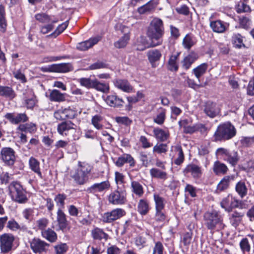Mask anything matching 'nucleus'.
I'll list each match as a JSON object with an SVG mask.
<instances>
[{"mask_svg": "<svg viewBox=\"0 0 254 254\" xmlns=\"http://www.w3.org/2000/svg\"><path fill=\"white\" fill-rule=\"evenodd\" d=\"M165 33L164 27L161 19L154 18L148 27L146 34L150 42L149 43L145 42V39L141 38V42L143 43L140 46L137 45V50L143 51L147 48L154 47L161 45L163 43V37Z\"/></svg>", "mask_w": 254, "mask_h": 254, "instance_id": "f257e3e1", "label": "nucleus"}, {"mask_svg": "<svg viewBox=\"0 0 254 254\" xmlns=\"http://www.w3.org/2000/svg\"><path fill=\"white\" fill-rule=\"evenodd\" d=\"M92 169V167L89 164L79 162L78 168L71 173L70 177L77 185H83L88 182Z\"/></svg>", "mask_w": 254, "mask_h": 254, "instance_id": "f03ea898", "label": "nucleus"}, {"mask_svg": "<svg viewBox=\"0 0 254 254\" xmlns=\"http://www.w3.org/2000/svg\"><path fill=\"white\" fill-rule=\"evenodd\" d=\"M236 133V130L234 126L229 122L220 125L214 134L215 141L228 140L233 137Z\"/></svg>", "mask_w": 254, "mask_h": 254, "instance_id": "7ed1b4c3", "label": "nucleus"}, {"mask_svg": "<svg viewBox=\"0 0 254 254\" xmlns=\"http://www.w3.org/2000/svg\"><path fill=\"white\" fill-rule=\"evenodd\" d=\"M204 224L209 230L222 229L224 227L223 217L216 211L206 212L204 215Z\"/></svg>", "mask_w": 254, "mask_h": 254, "instance_id": "20e7f679", "label": "nucleus"}, {"mask_svg": "<svg viewBox=\"0 0 254 254\" xmlns=\"http://www.w3.org/2000/svg\"><path fill=\"white\" fill-rule=\"evenodd\" d=\"M9 194L12 199L18 203H25L27 198L25 190L17 182H11L8 186Z\"/></svg>", "mask_w": 254, "mask_h": 254, "instance_id": "39448f33", "label": "nucleus"}, {"mask_svg": "<svg viewBox=\"0 0 254 254\" xmlns=\"http://www.w3.org/2000/svg\"><path fill=\"white\" fill-rule=\"evenodd\" d=\"M216 153L232 166H235L238 163L240 157L237 151L230 150L223 148L217 149Z\"/></svg>", "mask_w": 254, "mask_h": 254, "instance_id": "423d86ee", "label": "nucleus"}, {"mask_svg": "<svg viewBox=\"0 0 254 254\" xmlns=\"http://www.w3.org/2000/svg\"><path fill=\"white\" fill-rule=\"evenodd\" d=\"M220 205L225 211L230 212L234 208L241 207L242 201L229 194L222 199Z\"/></svg>", "mask_w": 254, "mask_h": 254, "instance_id": "0eeeda50", "label": "nucleus"}, {"mask_svg": "<svg viewBox=\"0 0 254 254\" xmlns=\"http://www.w3.org/2000/svg\"><path fill=\"white\" fill-rule=\"evenodd\" d=\"M108 201L113 205H124L127 202V193L123 190H114L108 196Z\"/></svg>", "mask_w": 254, "mask_h": 254, "instance_id": "6e6552de", "label": "nucleus"}, {"mask_svg": "<svg viewBox=\"0 0 254 254\" xmlns=\"http://www.w3.org/2000/svg\"><path fill=\"white\" fill-rule=\"evenodd\" d=\"M14 236L10 234H4L0 236V249L4 254L8 253L12 248Z\"/></svg>", "mask_w": 254, "mask_h": 254, "instance_id": "1a4fd4ad", "label": "nucleus"}, {"mask_svg": "<svg viewBox=\"0 0 254 254\" xmlns=\"http://www.w3.org/2000/svg\"><path fill=\"white\" fill-rule=\"evenodd\" d=\"M77 127V126L70 121H65L58 125L57 131L63 136H67L70 133L76 132Z\"/></svg>", "mask_w": 254, "mask_h": 254, "instance_id": "9d476101", "label": "nucleus"}, {"mask_svg": "<svg viewBox=\"0 0 254 254\" xmlns=\"http://www.w3.org/2000/svg\"><path fill=\"white\" fill-rule=\"evenodd\" d=\"M126 214L125 210L122 208H117L110 212L105 213L103 216V221L105 223H112Z\"/></svg>", "mask_w": 254, "mask_h": 254, "instance_id": "9b49d317", "label": "nucleus"}, {"mask_svg": "<svg viewBox=\"0 0 254 254\" xmlns=\"http://www.w3.org/2000/svg\"><path fill=\"white\" fill-rule=\"evenodd\" d=\"M4 118L13 125H20L29 120L28 117L25 113H7L4 115Z\"/></svg>", "mask_w": 254, "mask_h": 254, "instance_id": "f8f14e48", "label": "nucleus"}, {"mask_svg": "<svg viewBox=\"0 0 254 254\" xmlns=\"http://www.w3.org/2000/svg\"><path fill=\"white\" fill-rule=\"evenodd\" d=\"M2 161L8 166H12L15 161V152L10 147L3 148L0 152Z\"/></svg>", "mask_w": 254, "mask_h": 254, "instance_id": "ddd939ff", "label": "nucleus"}, {"mask_svg": "<svg viewBox=\"0 0 254 254\" xmlns=\"http://www.w3.org/2000/svg\"><path fill=\"white\" fill-rule=\"evenodd\" d=\"M204 113L209 117L214 118L220 112V109L216 103L208 101L203 106Z\"/></svg>", "mask_w": 254, "mask_h": 254, "instance_id": "4468645a", "label": "nucleus"}, {"mask_svg": "<svg viewBox=\"0 0 254 254\" xmlns=\"http://www.w3.org/2000/svg\"><path fill=\"white\" fill-rule=\"evenodd\" d=\"M111 187L109 181H105L99 183H95L88 187L86 191L89 193H96L102 192L108 190Z\"/></svg>", "mask_w": 254, "mask_h": 254, "instance_id": "2eb2a0df", "label": "nucleus"}, {"mask_svg": "<svg viewBox=\"0 0 254 254\" xmlns=\"http://www.w3.org/2000/svg\"><path fill=\"white\" fill-rule=\"evenodd\" d=\"M183 172L186 176L190 174L194 179L200 178L202 174L201 168L192 163L188 164L184 169Z\"/></svg>", "mask_w": 254, "mask_h": 254, "instance_id": "dca6fc26", "label": "nucleus"}, {"mask_svg": "<svg viewBox=\"0 0 254 254\" xmlns=\"http://www.w3.org/2000/svg\"><path fill=\"white\" fill-rule=\"evenodd\" d=\"M157 5V1L154 0H150L146 3L138 7L137 11L140 14H149L155 10Z\"/></svg>", "mask_w": 254, "mask_h": 254, "instance_id": "f3484780", "label": "nucleus"}, {"mask_svg": "<svg viewBox=\"0 0 254 254\" xmlns=\"http://www.w3.org/2000/svg\"><path fill=\"white\" fill-rule=\"evenodd\" d=\"M48 246V244L38 238H34L30 242V247L35 253L45 252Z\"/></svg>", "mask_w": 254, "mask_h": 254, "instance_id": "a211bd4d", "label": "nucleus"}, {"mask_svg": "<svg viewBox=\"0 0 254 254\" xmlns=\"http://www.w3.org/2000/svg\"><path fill=\"white\" fill-rule=\"evenodd\" d=\"M116 88L126 93H130L133 91V87L126 79H116L113 81Z\"/></svg>", "mask_w": 254, "mask_h": 254, "instance_id": "6ab92c4d", "label": "nucleus"}, {"mask_svg": "<svg viewBox=\"0 0 254 254\" xmlns=\"http://www.w3.org/2000/svg\"><path fill=\"white\" fill-rule=\"evenodd\" d=\"M101 40L100 36H97L90 38L89 40L78 43L76 48L80 51H86L92 47Z\"/></svg>", "mask_w": 254, "mask_h": 254, "instance_id": "aec40b11", "label": "nucleus"}, {"mask_svg": "<svg viewBox=\"0 0 254 254\" xmlns=\"http://www.w3.org/2000/svg\"><path fill=\"white\" fill-rule=\"evenodd\" d=\"M235 178L236 176L234 175L225 176L217 185L216 192L219 193L227 190L229 186L230 183L234 181Z\"/></svg>", "mask_w": 254, "mask_h": 254, "instance_id": "412c9836", "label": "nucleus"}, {"mask_svg": "<svg viewBox=\"0 0 254 254\" xmlns=\"http://www.w3.org/2000/svg\"><path fill=\"white\" fill-rule=\"evenodd\" d=\"M198 59V54L194 51H191L181 62L182 67L185 70L189 69L191 67V64Z\"/></svg>", "mask_w": 254, "mask_h": 254, "instance_id": "4be33fe9", "label": "nucleus"}, {"mask_svg": "<svg viewBox=\"0 0 254 254\" xmlns=\"http://www.w3.org/2000/svg\"><path fill=\"white\" fill-rule=\"evenodd\" d=\"M125 163H128L130 167H133L135 166V162L130 154H124L118 158L115 162V164L118 167H122Z\"/></svg>", "mask_w": 254, "mask_h": 254, "instance_id": "5701e85b", "label": "nucleus"}, {"mask_svg": "<svg viewBox=\"0 0 254 254\" xmlns=\"http://www.w3.org/2000/svg\"><path fill=\"white\" fill-rule=\"evenodd\" d=\"M106 103L111 107H119L123 105L124 101L115 94L109 95L105 99Z\"/></svg>", "mask_w": 254, "mask_h": 254, "instance_id": "b1692460", "label": "nucleus"}, {"mask_svg": "<svg viewBox=\"0 0 254 254\" xmlns=\"http://www.w3.org/2000/svg\"><path fill=\"white\" fill-rule=\"evenodd\" d=\"M16 132H24L34 133L37 130V126L33 123L21 124L17 127Z\"/></svg>", "mask_w": 254, "mask_h": 254, "instance_id": "393cba45", "label": "nucleus"}, {"mask_svg": "<svg viewBox=\"0 0 254 254\" xmlns=\"http://www.w3.org/2000/svg\"><path fill=\"white\" fill-rule=\"evenodd\" d=\"M16 95L14 90L11 87L0 85V96L12 100Z\"/></svg>", "mask_w": 254, "mask_h": 254, "instance_id": "a878e982", "label": "nucleus"}, {"mask_svg": "<svg viewBox=\"0 0 254 254\" xmlns=\"http://www.w3.org/2000/svg\"><path fill=\"white\" fill-rule=\"evenodd\" d=\"M30 169L36 173L40 179H43L42 173L40 168V162L33 157H31L29 160Z\"/></svg>", "mask_w": 254, "mask_h": 254, "instance_id": "bb28decb", "label": "nucleus"}, {"mask_svg": "<svg viewBox=\"0 0 254 254\" xmlns=\"http://www.w3.org/2000/svg\"><path fill=\"white\" fill-rule=\"evenodd\" d=\"M153 132L157 140L161 142L165 141L169 137L170 133L168 131H165L159 127L153 129Z\"/></svg>", "mask_w": 254, "mask_h": 254, "instance_id": "cd10ccee", "label": "nucleus"}, {"mask_svg": "<svg viewBox=\"0 0 254 254\" xmlns=\"http://www.w3.org/2000/svg\"><path fill=\"white\" fill-rule=\"evenodd\" d=\"M53 71L56 72H67L72 70V66L69 63H62L53 64Z\"/></svg>", "mask_w": 254, "mask_h": 254, "instance_id": "c85d7f7f", "label": "nucleus"}, {"mask_svg": "<svg viewBox=\"0 0 254 254\" xmlns=\"http://www.w3.org/2000/svg\"><path fill=\"white\" fill-rule=\"evenodd\" d=\"M48 97L53 102H61L65 101L64 94L56 89L50 91Z\"/></svg>", "mask_w": 254, "mask_h": 254, "instance_id": "c756f323", "label": "nucleus"}, {"mask_svg": "<svg viewBox=\"0 0 254 254\" xmlns=\"http://www.w3.org/2000/svg\"><path fill=\"white\" fill-rule=\"evenodd\" d=\"M150 210L149 204L144 199H140L137 205V211L141 215H146Z\"/></svg>", "mask_w": 254, "mask_h": 254, "instance_id": "7c9ffc66", "label": "nucleus"}, {"mask_svg": "<svg viewBox=\"0 0 254 254\" xmlns=\"http://www.w3.org/2000/svg\"><path fill=\"white\" fill-rule=\"evenodd\" d=\"M131 191L138 197H141L144 194V189L142 185L138 181H131Z\"/></svg>", "mask_w": 254, "mask_h": 254, "instance_id": "2f4dec72", "label": "nucleus"}, {"mask_svg": "<svg viewBox=\"0 0 254 254\" xmlns=\"http://www.w3.org/2000/svg\"><path fill=\"white\" fill-rule=\"evenodd\" d=\"M57 219L60 229L63 230L65 229L67 226V221L65 214L61 209L58 210Z\"/></svg>", "mask_w": 254, "mask_h": 254, "instance_id": "473e14b6", "label": "nucleus"}, {"mask_svg": "<svg viewBox=\"0 0 254 254\" xmlns=\"http://www.w3.org/2000/svg\"><path fill=\"white\" fill-rule=\"evenodd\" d=\"M196 43L195 37L191 34H187L183 40V45L187 50H190Z\"/></svg>", "mask_w": 254, "mask_h": 254, "instance_id": "72a5a7b5", "label": "nucleus"}, {"mask_svg": "<svg viewBox=\"0 0 254 254\" xmlns=\"http://www.w3.org/2000/svg\"><path fill=\"white\" fill-rule=\"evenodd\" d=\"M92 88L95 89L97 91L105 93H108L110 90L108 83L100 82L97 79H94Z\"/></svg>", "mask_w": 254, "mask_h": 254, "instance_id": "f704fd0d", "label": "nucleus"}, {"mask_svg": "<svg viewBox=\"0 0 254 254\" xmlns=\"http://www.w3.org/2000/svg\"><path fill=\"white\" fill-rule=\"evenodd\" d=\"M130 36L129 33L127 32L114 43V46L117 49L124 48L127 45Z\"/></svg>", "mask_w": 254, "mask_h": 254, "instance_id": "c9c22d12", "label": "nucleus"}, {"mask_svg": "<svg viewBox=\"0 0 254 254\" xmlns=\"http://www.w3.org/2000/svg\"><path fill=\"white\" fill-rule=\"evenodd\" d=\"M153 198L155 202V210H164L166 204L165 199L159 194L154 193Z\"/></svg>", "mask_w": 254, "mask_h": 254, "instance_id": "e433bc0d", "label": "nucleus"}, {"mask_svg": "<svg viewBox=\"0 0 254 254\" xmlns=\"http://www.w3.org/2000/svg\"><path fill=\"white\" fill-rule=\"evenodd\" d=\"M208 67L207 64L203 63L193 68L192 72L194 74L196 78L199 80L200 77L205 73Z\"/></svg>", "mask_w": 254, "mask_h": 254, "instance_id": "4c0bfd02", "label": "nucleus"}, {"mask_svg": "<svg viewBox=\"0 0 254 254\" xmlns=\"http://www.w3.org/2000/svg\"><path fill=\"white\" fill-rule=\"evenodd\" d=\"M244 216V213L242 212H238L237 211H234L231 215L230 220L231 224L234 226H237L242 220L243 217Z\"/></svg>", "mask_w": 254, "mask_h": 254, "instance_id": "58836bf2", "label": "nucleus"}, {"mask_svg": "<svg viewBox=\"0 0 254 254\" xmlns=\"http://www.w3.org/2000/svg\"><path fill=\"white\" fill-rule=\"evenodd\" d=\"M150 174L152 178L166 180L167 178V173L164 170L153 168L150 170Z\"/></svg>", "mask_w": 254, "mask_h": 254, "instance_id": "ea45409f", "label": "nucleus"}, {"mask_svg": "<svg viewBox=\"0 0 254 254\" xmlns=\"http://www.w3.org/2000/svg\"><path fill=\"white\" fill-rule=\"evenodd\" d=\"M180 54L177 53L176 55H171L168 62V68L171 71H176L178 69V65L177 60Z\"/></svg>", "mask_w": 254, "mask_h": 254, "instance_id": "a19ab883", "label": "nucleus"}, {"mask_svg": "<svg viewBox=\"0 0 254 254\" xmlns=\"http://www.w3.org/2000/svg\"><path fill=\"white\" fill-rule=\"evenodd\" d=\"M147 57L149 62L153 65L154 63L160 60L162 54L158 50H152L148 52Z\"/></svg>", "mask_w": 254, "mask_h": 254, "instance_id": "79ce46f5", "label": "nucleus"}, {"mask_svg": "<svg viewBox=\"0 0 254 254\" xmlns=\"http://www.w3.org/2000/svg\"><path fill=\"white\" fill-rule=\"evenodd\" d=\"M42 237L50 242H55L57 239L56 232L50 228H48L41 232Z\"/></svg>", "mask_w": 254, "mask_h": 254, "instance_id": "37998d69", "label": "nucleus"}, {"mask_svg": "<svg viewBox=\"0 0 254 254\" xmlns=\"http://www.w3.org/2000/svg\"><path fill=\"white\" fill-rule=\"evenodd\" d=\"M91 234L92 237L95 240H101L105 239L107 240L108 239V235L102 229L99 228H96L92 230Z\"/></svg>", "mask_w": 254, "mask_h": 254, "instance_id": "c03bdc74", "label": "nucleus"}, {"mask_svg": "<svg viewBox=\"0 0 254 254\" xmlns=\"http://www.w3.org/2000/svg\"><path fill=\"white\" fill-rule=\"evenodd\" d=\"M235 190L241 198L247 194L248 189L245 183L243 181H240L236 184Z\"/></svg>", "mask_w": 254, "mask_h": 254, "instance_id": "a18cd8bd", "label": "nucleus"}, {"mask_svg": "<svg viewBox=\"0 0 254 254\" xmlns=\"http://www.w3.org/2000/svg\"><path fill=\"white\" fill-rule=\"evenodd\" d=\"M213 170L216 175L225 174L228 171V168L225 164L216 161L214 164Z\"/></svg>", "mask_w": 254, "mask_h": 254, "instance_id": "49530a36", "label": "nucleus"}, {"mask_svg": "<svg viewBox=\"0 0 254 254\" xmlns=\"http://www.w3.org/2000/svg\"><path fill=\"white\" fill-rule=\"evenodd\" d=\"M248 2L240 1L235 5V10L239 14L245 12H250L251 8L250 6L247 4Z\"/></svg>", "mask_w": 254, "mask_h": 254, "instance_id": "de8ad7c7", "label": "nucleus"}, {"mask_svg": "<svg viewBox=\"0 0 254 254\" xmlns=\"http://www.w3.org/2000/svg\"><path fill=\"white\" fill-rule=\"evenodd\" d=\"M166 109L162 108H159L158 114L153 119L154 122L159 125H162L166 119Z\"/></svg>", "mask_w": 254, "mask_h": 254, "instance_id": "09e8293b", "label": "nucleus"}, {"mask_svg": "<svg viewBox=\"0 0 254 254\" xmlns=\"http://www.w3.org/2000/svg\"><path fill=\"white\" fill-rule=\"evenodd\" d=\"M210 26L214 32L222 33L226 29V26L221 20L212 21Z\"/></svg>", "mask_w": 254, "mask_h": 254, "instance_id": "8fccbe9b", "label": "nucleus"}, {"mask_svg": "<svg viewBox=\"0 0 254 254\" xmlns=\"http://www.w3.org/2000/svg\"><path fill=\"white\" fill-rule=\"evenodd\" d=\"M166 219L164 210H155L154 220L158 224L163 223Z\"/></svg>", "mask_w": 254, "mask_h": 254, "instance_id": "3c124183", "label": "nucleus"}, {"mask_svg": "<svg viewBox=\"0 0 254 254\" xmlns=\"http://www.w3.org/2000/svg\"><path fill=\"white\" fill-rule=\"evenodd\" d=\"M48 224L49 220L47 218H42L35 221V228L40 230L42 232L46 230L45 228L47 227Z\"/></svg>", "mask_w": 254, "mask_h": 254, "instance_id": "603ef678", "label": "nucleus"}, {"mask_svg": "<svg viewBox=\"0 0 254 254\" xmlns=\"http://www.w3.org/2000/svg\"><path fill=\"white\" fill-rule=\"evenodd\" d=\"M168 150V145L166 144L158 143L153 148V153L157 154L166 153Z\"/></svg>", "mask_w": 254, "mask_h": 254, "instance_id": "864d4df0", "label": "nucleus"}, {"mask_svg": "<svg viewBox=\"0 0 254 254\" xmlns=\"http://www.w3.org/2000/svg\"><path fill=\"white\" fill-rule=\"evenodd\" d=\"M78 82L80 85L87 89L92 88L94 79L92 80L90 78L82 77L78 79Z\"/></svg>", "mask_w": 254, "mask_h": 254, "instance_id": "5fc2aeb1", "label": "nucleus"}, {"mask_svg": "<svg viewBox=\"0 0 254 254\" xmlns=\"http://www.w3.org/2000/svg\"><path fill=\"white\" fill-rule=\"evenodd\" d=\"M31 96L25 100V105L28 109H32L36 104V97L33 91L30 92Z\"/></svg>", "mask_w": 254, "mask_h": 254, "instance_id": "6e6d98bb", "label": "nucleus"}, {"mask_svg": "<svg viewBox=\"0 0 254 254\" xmlns=\"http://www.w3.org/2000/svg\"><path fill=\"white\" fill-rule=\"evenodd\" d=\"M103 120L102 116L96 115L92 117L91 119L92 125L97 129H101L103 127L101 122Z\"/></svg>", "mask_w": 254, "mask_h": 254, "instance_id": "4d7b16f0", "label": "nucleus"}, {"mask_svg": "<svg viewBox=\"0 0 254 254\" xmlns=\"http://www.w3.org/2000/svg\"><path fill=\"white\" fill-rule=\"evenodd\" d=\"M240 247L241 251L244 254L249 253L251 250V245L247 238H243L240 242Z\"/></svg>", "mask_w": 254, "mask_h": 254, "instance_id": "13d9d810", "label": "nucleus"}, {"mask_svg": "<svg viewBox=\"0 0 254 254\" xmlns=\"http://www.w3.org/2000/svg\"><path fill=\"white\" fill-rule=\"evenodd\" d=\"M233 43L236 48H240L244 47L245 45L243 42L242 37L240 34H236L232 38Z\"/></svg>", "mask_w": 254, "mask_h": 254, "instance_id": "bf43d9fd", "label": "nucleus"}, {"mask_svg": "<svg viewBox=\"0 0 254 254\" xmlns=\"http://www.w3.org/2000/svg\"><path fill=\"white\" fill-rule=\"evenodd\" d=\"M176 150L178 152V156L174 160V163L176 165H180L183 163L184 161V155L181 146H177L176 147Z\"/></svg>", "mask_w": 254, "mask_h": 254, "instance_id": "052dcab7", "label": "nucleus"}, {"mask_svg": "<svg viewBox=\"0 0 254 254\" xmlns=\"http://www.w3.org/2000/svg\"><path fill=\"white\" fill-rule=\"evenodd\" d=\"M179 14L188 15L190 13V8L186 4H182L175 8Z\"/></svg>", "mask_w": 254, "mask_h": 254, "instance_id": "680f3d73", "label": "nucleus"}, {"mask_svg": "<svg viewBox=\"0 0 254 254\" xmlns=\"http://www.w3.org/2000/svg\"><path fill=\"white\" fill-rule=\"evenodd\" d=\"M54 248L56 254H64L68 250V246L64 243L57 245Z\"/></svg>", "mask_w": 254, "mask_h": 254, "instance_id": "e2e57ef3", "label": "nucleus"}, {"mask_svg": "<svg viewBox=\"0 0 254 254\" xmlns=\"http://www.w3.org/2000/svg\"><path fill=\"white\" fill-rule=\"evenodd\" d=\"M68 25V20L60 24L56 29V30L52 33V35L55 37L58 36L62 33L67 27Z\"/></svg>", "mask_w": 254, "mask_h": 254, "instance_id": "0e129e2a", "label": "nucleus"}, {"mask_svg": "<svg viewBox=\"0 0 254 254\" xmlns=\"http://www.w3.org/2000/svg\"><path fill=\"white\" fill-rule=\"evenodd\" d=\"M135 245L139 249H141L145 247L146 239L142 236H138L135 239Z\"/></svg>", "mask_w": 254, "mask_h": 254, "instance_id": "69168bd1", "label": "nucleus"}, {"mask_svg": "<svg viewBox=\"0 0 254 254\" xmlns=\"http://www.w3.org/2000/svg\"><path fill=\"white\" fill-rule=\"evenodd\" d=\"M14 77L17 80H19L22 83H25L27 81L24 74L20 70H17L13 72Z\"/></svg>", "mask_w": 254, "mask_h": 254, "instance_id": "338daca9", "label": "nucleus"}, {"mask_svg": "<svg viewBox=\"0 0 254 254\" xmlns=\"http://www.w3.org/2000/svg\"><path fill=\"white\" fill-rule=\"evenodd\" d=\"M164 247L162 244L160 242L155 243L153 248L152 254H163Z\"/></svg>", "mask_w": 254, "mask_h": 254, "instance_id": "774afa93", "label": "nucleus"}]
</instances>
